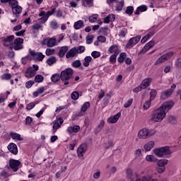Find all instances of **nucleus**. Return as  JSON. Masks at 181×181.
Segmentation results:
<instances>
[{
    "label": "nucleus",
    "mask_w": 181,
    "mask_h": 181,
    "mask_svg": "<svg viewBox=\"0 0 181 181\" xmlns=\"http://www.w3.org/2000/svg\"><path fill=\"white\" fill-rule=\"evenodd\" d=\"M126 175L128 181H158V179L156 178L151 179L149 175H146L144 171L135 173L134 174L132 169L131 168H127L126 170Z\"/></svg>",
    "instance_id": "1"
},
{
    "label": "nucleus",
    "mask_w": 181,
    "mask_h": 181,
    "mask_svg": "<svg viewBox=\"0 0 181 181\" xmlns=\"http://www.w3.org/2000/svg\"><path fill=\"white\" fill-rule=\"evenodd\" d=\"M153 153L157 158H169L172 151L168 146L157 147L153 150Z\"/></svg>",
    "instance_id": "2"
},
{
    "label": "nucleus",
    "mask_w": 181,
    "mask_h": 181,
    "mask_svg": "<svg viewBox=\"0 0 181 181\" xmlns=\"http://www.w3.org/2000/svg\"><path fill=\"white\" fill-rule=\"evenodd\" d=\"M165 117L166 112L159 107L154 110L151 117V121L153 122H162L163 119H165Z\"/></svg>",
    "instance_id": "3"
},
{
    "label": "nucleus",
    "mask_w": 181,
    "mask_h": 181,
    "mask_svg": "<svg viewBox=\"0 0 181 181\" xmlns=\"http://www.w3.org/2000/svg\"><path fill=\"white\" fill-rule=\"evenodd\" d=\"M156 134L155 129L143 128L138 132L137 136L139 139H148Z\"/></svg>",
    "instance_id": "4"
},
{
    "label": "nucleus",
    "mask_w": 181,
    "mask_h": 181,
    "mask_svg": "<svg viewBox=\"0 0 181 181\" xmlns=\"http://www.w3.org/2000/svg\"><path fill=\"white\" fill-rule=\"evenodd\" d=\"M74 74V71L71 68H67L61 72L60 78L62 81H65V86L69 85V80L71 78Z\"/></svg>",
    "instance_id": "5"
},
{
    "label": "nucleus",
    "mask_w": 181,
    "mask_h": 181,
    "mask_svg": "<svg viewBox=\"0 0 181 181\" xmlns=\"http://www.w3.org/2000/svg\"><path fill=\"white\" fill-rule=\"evenodd\" d=\"M156 165L158 166L157 168V172L158 173H163L165 172V170H166V168L165 166H166V165H168L169 160H168V159H160L156 161Z\"/></svg>",
    "instance_id": "6"
},
{
    "label": "nucleus",
    "mask_w": 181,
    "mask_h": 181,
    "mask_svg": "<svg viewBox=\"0 0 181 181\" xmlns=\"http://www.w3.org/2000/svg\"><path fill=\"white\" fill-rule=\"evenodd\" d=\"M173 54H175V53L172 51H170V52H167L166 54L162 55L160 58H158L156 61L155 65L156 66L158 64L165 63V62H166V60H169V59H170V57H172V56H173Z\"/></svg>",
    "instance_id": "7"
},
{
    "label": "nucleus",
    "mask_w": 181,
    "mask_h": 181,
    "mask_svg": "<svg viewBox=\"0 0 181 181\" xmlns=\"http://www.w3.org/2000/svg\"><path fill=\"white\" fill-rule=\"evenodd\" d=\"M43 45L47 46V47H54V46H57V39L56 37H47L43 40Z\"/></svg>",
    "instance_id": "8"
},
{
    "label": "nucleus",
    "mask_w": 181,
    "mask_h": 181,
    "mask_svg": "<svg viewBox=\"0 0 181 181\" xmlns=\"http://www.w3.org/2000/svg\"><path fill=\"white\" fill-rule=\"evenodd\" d=\"M175 88L176 84H173L170 89L161 92L160 98H162V100H166V98H169V97H170L173 93V91H175Z\"/></svg>",
    "instance_id": "9"
},
{
    "label": "nucleus",
    "mask_w": 181,
    "mask_h": 181,
    "mask_svg": "<svg viewBox=\"0 0 181 181\" xmlns=\"http://www.w3.org/2000/svg\"><path fill=\"white\" fill-rule=\"evenodd\" d=\"M11 47L14 50H22L23 49V39L21 37L16 38L12 43Z\"/></svg>",
    "instance_id": "10"
},
{
    "label": "nucleus",
    "mask_w": 181,
    "mask_h": 181,
    "mask_svg": "<svg viewBox=\"0 0 181 181\" xmlns=\"http://www.w3.org/2000/svg\"><path fill=\"white\" fill-rule=\"evenodd\" d=\"M173 105H175V103H173V101L172 100H168V101H165L160 106V107L161 108V110H163V111H164L165 112V114L168 112V111L172 110V108H173Z\"/></svg>",
    "instance_id": "11"
},
{
    "label": "nucleus",
    "mask_w": 181,
    "mask_h": 181,
    "mask_svg": "<svg viewBox=\"0 0 181 181\" xmlns=\"http://www.w3.org/2000/svg\"><path fill=\"white\" fill-rule=\"evenodd\" d=\"M108 54H115L118 56L121 53V47L118 45H112L107 49Z\"/></svg>",
    "instance_id": "12"
},
{
    "label": "nucleus",
    "mask_w": 181,
    "mask_h": 181,
    "mask_svg": "<svg viewBox=\"0 0 181 181\" xmlns=\"http://www.w3.org/2000/svg\"><path fill=\"white\" fill-rule=\"evenodd\" d=\"M139 40H141V36L140 35L132 37L129 40L127 44L126 45L127 49H131L132 47H134V46H135V45H136L139 42Z\"/></svg>",
    "instance_id": "13"
},
{
    "label": "nucleus",
    "mask_w": 181,
    "mask_h": 181,
    "mask_svg": "<svg viewBox=\"0 0 181 181\" xmlns=\"http://www.w3.org/2000/svg\"><path fill=\"white\" fill-rule=\"evenodd\" d=\"M87 152V144L83 143L81 144L77 149L78 158H83Z\"/></svg>",
    "instance_id": "14"
},
{
    "label": "nucleus",
    "mask_w": 181,
    "mask_h": 181,
    "mask_svg": "<svg viewBox=\"0 0 181 181\" xmlns=\"http://www.w3.org/2000/svg\"><path fill=\"white\" fill-rule=\"evenodd\" d=\"M13 39H15L14 35H10L6 37H4L2 39L3 45L4 46H6V47H12V44L13 42Z\"/></svg>",
    "instance_id": "15"
},
{
    "label": "nucleus",
    "mask_w": 181,
    "mask_h": 181,
    "mask_svg": "<svg viewBox=\"0 0 181 181\" xmlns=\"http://www.w3.org/2000/svg\"><path fill=\"white\" fill-rule=\"evenodd\" d=\"M30 54L34 60L42 62L45 59V55L42 52H36L35 51H30Z\"/></svg>",
    "instance_id": "16"
},
{
    "label": "nucleus",
    "mask_w": 181,
    "mask_h": 181,
    "mask_svg": "<svg viewBox=\"0 0 181 181\" xmlns=\"http://www.w3.org/2000/svg\"><path fill=\"white\" fill-rule=\"evenodd\" d=\"M9 165L13 172H17L19 169V166H21V161L12 159L10 160Z\"/></svg>",
    "instance_id": "17"
},
{
    "label": "nucleus",
    "mask_w": 181,
    "mask_h": 181,
    "mask_svg": "<svg viewBox=\"0 0 181 181\" xmlns=\"http://www.w3.org/2000/svg\"><path fill=\"white\" fill-rule=\"evenodd\" d=\"M63 122H64V120L62 118L57 119L53 122L52 129H53L54 134L56 133V131H57V129H59L60 127H62V124H63Z\"/></svg>",
    "instance_id": "18"
},
{
    "label": "nucleus",
    "mask_w": 181,
    "mask_h": 181,
    "mask_svg": "<svg viewBox=\"0 0 181 181\" xmlns=\"http://www.w3.org/2000/svg\"><path fill=\"white\" fill-rule=\"evenodd\" d=\"M120 117L121 112H118L117 114L108 117L107 122V124H116V122H118V119H119Z\"/></svg>",
    "instance_id": "19"
},
{
    "label": "nucleus",
    "mask_w": 181,
    "mask_h": 181,
    "mask_svg": "<svg viewBox=\"0 0 181 181\" xmlns=\"http://www.w3.org/2000/svg\"><path fill=\"white\" fill-rule=\"evenodd\" d=\"M156 32L153 29H151L148 31V33L141 39V43H146V41L149 40L152 36L155 35Z\"/></svg>",
    "instance_id": "20"
},
{
    "label": "nucleus",
    "mask_w": 181,
    "mask_h": 181,
    "mask_svg": "<svg viewBox=\"0 0 181 181\" xmlns=\"http://www.w3.org/2000/svg\"><path fill=\"white\" fill-rule=\"evenodd\" d=\"M156 32L153 29H151L148 31V33L141 39V43H146V41L149 40L152 36L155 35Z\"/></svg>",
    "instance_id": "21"
},
{
    "label": "nucleus",
    "mask_w": 181,
    "mask_h": 181,
    "mask_svg": "<svg viewBox=\"0 0 181 181\" xmlns=\"http://www.w3.org/2000/svg\"><path fill=\"white\" fill-rule=\"evenodd\" d=\"M156 32L153 29H151L148 31V33L141 39V43H146V41L149 40L152 36L155 35Z\"/></svg>",
    "instance_id": "22"
},
{
    "label": "nucleus",
    "mask_w": 181,
    "mask_h": 181,
    "mask_svg": "<svg viewBox=\"0 0 181 181\" xmlns=\"http://www.w3.org/2000/svg\"><path fill=\"white\" fill-rule=\"evenodd\" d=\"M78 54V50L77 47L71 48L66 54V59H70V57H74V56H77Z\"/></svg>",
    "instance_id": "23"
},
{
    "label": "nucleus",
    "mask_w": 181,
    "mask_h": 181,
    "mask_svg": "<svg viewBox=\"0 0 181 181\" xmlns=\"http://www.w3.org/2000/svg\"><path fill=\"white\" fill-rule=\"evenodd\" d=\"M155 147V141H148L147 143L145 144L144 148L146 152H149L152 150L153 148Z\"/></svg>",
    "instance_id": "24"
},
{
    "label": "nucleus",
    "mask_w": 181,
    "mask_h": 181,
    "mask_svg": "<svg viewBox=\"0 0 181 181\" xmlns=\"http://www.w3.org/2000/svg\"><path fill=\"white\" fill-rule=\"evenodd\" d=\"M8 149L13 155H18V146L16 144L13 143L8 144Z\"/></svg>",
    "instance_id": "25"
},
{
    "label": "nucleus",
    "mask_w": 181,
    "mask_h": 181,
    "mask_svg": "<svg viewBox=\"0 0 181 181\" xmlns=\"http://www.w3.org/2000/svg\"><path fill=\"white\" fill-rule=\"evenodd\" d=\"M153 46H155V41L151 40L145 45V46L141 49V53H146L149 49H152Z\"/></svg>",
    "instance_id": "26"
},
{
    "label": "nucleus",
    "mask_w": 181,
    "mask_h": 181,
    "mask_svg": "<svg viewBox=\"0 0 181 181\" xmlns=\"http://www.w3.org/2000/svg\"><path fill=\"white\" fill-rule=\"evenodd\" d=\"M36 74L33 71V68L32 66L28 67L25 73V76L27 78H32V77H35Z\"/></svg>",
    "instance_id": "27"
},
{
    "label": "nucleus",
    "mask_w": 181,
    "mask_h": 181,
    "mask_svg": "<svg viewBox=\"0 0 181 181\" xmlns=\"http://www.w3.org/2000/svg\"><path fill=\"white\" fill-rule=\"evenodd\" d=\"M151 83H152V78H147L141 82V88H143V90L145 88H148V87L151 86Z\"/></svg>",
    "instance_id": "28"
},
{
    "label": "nucleus",
    "mask_w": 181,
    "mask_h": 181,
    "mask_svg": "<svg viewBox=\"0 0 181 181\" xmlns=\"http://www.w3.org/2000/svg\"><path fill=\"white\" fill-rule=\"evenodd\" d=\"M78 131H80V126L78 125L70 126L66 129V132H68V134H73V132L77 134Z\"/></svg>",
    "instance_id": "29"
},
{
    "label": "nucleus",
    "mask_w": 181,
    "mask_h": 181,
    "mask_svg": "<svg viewBox=\"0 0 181 181\" xmlns=\"http://www.w3.org/2000/svg\"><path fill=\"white\" fill-rule=\"evenodd\" d=\"M82 6L91 8L94 6V0H81Z\"/></svg>",
    "instance_id": "30"
},
{
    "label": "nucleus",
    "mask_w": 181,
    "mask_h": 181,
    "mask_svg": "<svg viewBox=\"0 0 181 181\" xmlns=\"http://www.w3.org/2000/svg\"><path fill=\"white\" fill-rule=\"evenodd\" d=\"M146 11H148V6H146V5L139 6L135 11V15H139L142 13V12H146Z\"/></svg>",
    "instance_id": "31"
},
{
    "label": "nucleus",
    "mask_w": 181,
    "mask_h": 181,
    "mask_svg": "<svg viewBox=\"0 0 181 181\" xmlns=\"http://www.w3.org/2000/svg\"><path fill=\"white\" fill-rule=\"evenodd\" d=\"M145 159L146 162L154 163L158 162V158H156V156L151 154L146 156Z\"/></svg>",
    "instance_id": "32"
},
{
    "label": "nucleus",
    "mask_w": 181,
    "mask_h": 181,
    "mask_svg": "<svg viewBox=\"0 0 181 181\" xmlns=\"http://www.w3.org/2000/svg\"><path fill=\"white\" fill-rule=\"evenodd\" d=\"M91 62H93V57H91L90 56H87L84 58V59L83 61V66L84 67H88V66H90V63H91Z\"/></svg>",
    "instance_id": "33"
},
{
    "label": "nucleus",
    "mask_w": 181,
    "mask_h": 181,
    "mask_svg": "<svg viewBox=\"0 0 181 181\" xmlns=\"http://www.w3.org/2000/svg\"><path fill=\"white\" fill-rule=\"evenodd\" d=\"M115 21V15L109 14L106 18H104V23H110V22H114Z\"/></svg>",
    "instance_id": "34"
},
{
    "label": "nucleus",
    "mask_w": 181,
    "mask_h": 181,
    "mask_svg": "<svg viewBox=\"0 0 181 181\" xmlns=\"http://www.w3.org/2000/svg\"><path fill=\"white\" fill-rule=\"evenodd\" d=\"M69 50V47L67 46H64L62 47L59 49V57H64V54H66V53H67V51Z\"/></svg>",
    "instance_id": "35"
},
{
    "label": "nucleus",
    "mask_w": 181,
    "mask_h": 181,
    "mask_svg": "<svg viewBox=\"0 0 181 181\" xmlns=\"http://www.w3.org/2000/svg\"><path fill=\"white\" fill-rule=\"evenodd\" d=\"M135 159L140 160L142 159V150L141 148H137L134 151Z\"/></svg>",
    "instance_id": "36"
},
{
    "label": "nucleus",
    "mask_w": 181,
    "mask_h": 181,
    "mask_svg": "<svg viewBox=\"0 0 181 181\" xmlns=\"http://www.w3.org/2000/svg\"><path fill=\"white\" fill-rule=\"evenodd\" d=\"M83 26H84V23L83 22V21H81V20L75 22L74 24V28L76 30H78V29H81Z\"/></svg>",
    "instance_id": "37"
},
{
    "label": "nucleus",
    "mask_w": 181,
    "mask_h": 181,
    "mask_svg": "<svg viewBox=\"0 0 181 181\" xmlns=\"http://www.w3.org/2000/svg\"><path fill=\"white\" fill-rule=\"evenodd\" d=\"M12 11H13V13H14V15L22 13V8L21 7V6L17 5L12 8Z\"/></svg>",
    "instance_id": "38"
},
{
    "label": "nucleus",
    "mask_w": 181,
    "mask_h": 181,
    "mask_svg": "<svg viewBox=\"0 0 181 181\" xmlns=\"http://www.w3.org/2000/svg\"><path fill=\"white\" fill-rule=\"evenodd\" d=\"M127 59V53L122 52L119 54V57L117 58V62L119 63H124V61Z\"/></svg>",
    "instance_id": "39"
},
{
    "label": "nucleus",
    "mask_w": 181,
    "mask_h": 181,
    "mask_svg": "<svg viewBox=\"0 0 181 181\" xmlns=\"http://www.w3.org/2000/svg\"><path fill=\"white\" fill-rule=\"evenodd\" d=\"M49 28L51 29H53L54 30H56V29H59V24L57 23V21L56 20H53L49 23Z\"/></svg>",
    "instance_id": "40"
},
{
    "label": "nucleus",
    "mask_w": 181,
    "mask_h": 181,
    "mask_svg": "<svg viewBox=\"0 0 181 181\" xmlns=\"http://www.w3.org/2000/svg\"><path fill=\"white\" fill-rule=\"evenodd\" d=\"M11 138L16 139V141H23V138L21 136V134L18 133H11Z\"/></svg>",
    "instance_id": "41"
},
{
    "label": "nucleus",
    "mask_w": 181,
    "mask_h": 181,
    "mask_svg": "<svg viewBox=\"0 0 181 181\" xmlns=\"http://www.w3.org/2000/svg\"><path fill=\"white\" fill-rule=\"evenodd\" d=\"M56 62H57V59H56V57H51L47 60L46 63L47 64H48V66H52V64H54Z\"/></svg>",
    "instance_id": "42"
},
{
    "label": "nucleus",
    "mask_w": 181,
    "mask_h": 181,
    "mask_svg": "<svg viewBox=\"0 0 181 181\" xmlns=\"http://www.w3.org/2000/svg\"><path fill=\"white\" fill-rule=\"evenodd\" d=\"M152 104V100H150V99L148 100H146L144 105H143V108L145 111H146L147 110H149V108H151V105Z\"/></svg>",
    "instance_id": "43"
},
{
    "label": "nucleus",
    "mask_w": 181,
    "mask_h": 181,
    "mask_svg": "<svg viewBox=\"0 0 181 181\" xmlns=\"http://www.w3.org/2000/svg\"><path fill=\"white\" fill-rule=\"evenodd\" d=\"M156 94H158V92L155 89H151L150 92V101H153L156 97Z\"/></svg>",
    "instance_id": "44"
},
{
    "label": "nucleus",
    "mask_w": 181,
    "mask_h": 181,
    "mask_svg": "<svg viewBox=\"0 0 181 181\" xmlns=\"http://www.w3.org/2000/svg\"><path fill=\"white\" fill-rule=\"evenodd\" d=\"M88 108H90V103L85 102L81 108V112H86V111H87V110H88Z\"/></svg>",
    "instance_id": "45"
},
{
    "label": "nucleus",
    "mask_w": 181,
    "mask_h": 181,
    "mask_svg": "<svg viewBox=\"0 0 181 181\" xmlns=\"http://www.w3.org/2000/svg\"><path fill=\"white\" fill-rule=\"evenodd\" d=\"M105 149H110V148L114 146V142L112 141H106L103 145Z\"/></svg>",
    "instance_id": "46"
},
{
    "label": "nucleus",
    "mask_w": 181,
    "mask_h": 181,
    "mask_svg": "<svg viewBox=\"0 0 181 181\" xmlns=\"http://www.w3.org/2000/svg\"><path fill=\"white\" fill-rule=\"evenodd\" d=\"M98 19V14H93L89 17V21L91 23H94L97 22V20Z\"/></svg>",
    "instance_id": "47"
},
{
    "label": "nucleus",
    "mask_w": 181,
    "mask_h": 181,
    "mask_svg": "<svg viewBox=\"0 0 181 181\" xmlns=\"http://www.w3.org/2000/svg\"><path fill=\"white\" fill-rule=\"evenodd\" d=\"M30 60H32L30 56L27 55L21 59V63L22 64H26L28 62H30Z\"/></svg>",
    "instance_id": "48"
},
{
    "label": "nucleus",
    "mask_w": 181,
    "mask_h": 181,
    "mask_svg": "<svg viewBox=\"0 0 181 181\" xmlns=\"http://www.w3.org/2000/svg\"><path fill=\"white\" fill-rule=\"evenodd\" d=\"M122 8H124V1H120L117 3L115 6V10L117 11H122Z\"/></svg>",
    "instance_id": "49"
},
{
    "label": "nucleus",
    "mask_w": 181,
    "mask_h": 181,
    "mask_svg": "<svg viewBox=\"0 0 181 181\" xmlns=\"http://www.w3.org/2000/svg\"><path fill=\"white\" fill-rule=\"evenodd\" d=\"M43 80H45V78L40 74L36 75L35 77V83H42Z\"/></svg>",
    "instance_id": "50"
},
{
    "label": "nucleus",
    "mask_w": 181,
    "mask_h": 181,
    "mask_svg": "<svg viewBox=\"0 0 181 181\" xmlns=\"http://www.w3.org/2000/svg\"><path fill=\"white\" fill-rule=\"evenodd\" d=\"M105 125V121L100 120L99 122V124L96 127V129H98V131L100 132V131H101V129L104 128Z\"/></svg>",
    "instance_id": "51"
},
{
    "label": "nucleus",
    "mask_w": 181,
    "mask_h": 181,
    "mask_svg": "<svg viewBox=\"0 0 181 181\" xmlns=\"http://www.w3.org/2000/svg\"><path fill=\"white\" fill-rule=\"evenodd\" d=\"M60 78H60V75H59L57 74L52 75L51 77V80L54 83H57V81H59V80H60Z\"/></svg>",
    "instance_id": "52"
},
{
    "label": "nucleus",
    "mask_w": 181,
    "mask_h": 181,
    "mask_svg": "<svg viewBox=\"0 0 181 181\" xmlns=\"http://www.w3.org/2000/svg\"><path fill=\"white\" fill-rule=\"evenodd\" d=\"M49 18H47V16L45 15L43 17L38 18L37 22L38 23H46V22H47Z\"/></svg>",
    "instance_id": "53"
},
{
    "label": "nucleus",
    "mask_w": 181,
    "mask_h": 181,
    "mask_svg": "<svg viewBox=\"0 0 181 181\" xmlns=\"http://www.w3.org/2000/svg\"><path fill=\"white\" fill-rule=\"evenodd\" d=\"M45 53L47 56H52V54H54L56 53V50L54 49L47 48Z\"/></svg>",
    "instance_id": "54"
},
{
    "label": "nucleus",
    "mask_w": 181,
    "mask_h": 181,
    "mask_svg": "<svg viewBox=\"0 0 181 181\" xmlns=\"http://www.w3.org/2000/svg\"><path fill=\"white\" fill-rule=\"evenodd\" d=\"M126 13L127 15H132L134 13V7L132 6H129L126 8Z\"/></svg>",
    "instance_id": "55"
},
{
    "label": "nucleus",
    "mask_w": 181,
    "mask_h": 181,
    "mask_svg": "<svg viewBox=\"0 0 181 181\" xmlns=\"http://www.w3.org/2000/svg\"><path fill=\"white\" fill-rule=\"evenodd\" d=\"M12 75L11 74H4L1 76V80H11Z\"/></svg>",
    "instance_id": "56"
},
{
    "label": "nucleus",
    "mask_w": 181,
    "mask_h": 181,
    "mask_svg": "<svg viewBox=\"0 0 181 181\" xmlns=\"http://www.w3.org/2000/svg\"><path fill=\"white\" fill-rule=\"evenodd\" d=\"M117 56L118 55L112 54L110 57V63H111L112 64H114L115 63H116Z\"/></svg>",
    "instance_id": "57"
},
{
    "label": "nucleus",
    "mask_w": 181,
    "mask_h": 181,
    "mask_svg": "<svg viewBox=\"0 0 181 181\" xmlns=\"http://www.w3.org/2000/svg\"><path fill=\"white\" fill-rule=\"evenodd\" d=\"M71 97L72 100H78V97H80V95L78 94V92L75 91L71 93Z\"/></svg>",
    "instance_id": "58"
},
{
    "label": "nucleus",
    "mask_w": 181,
    "mask_h": 181,
    "mask_svg": "<svg viewBox=\"0 0 181 181\" xmlns=\"http://www.w3.org/2000/svg\"><path fill=\"white\" fill-rule=\"evenodd\" d=\"M71 65L77 69L80 67V66H81V62H80V60H75L74 62H72Z\"/></svg>",
    "instance_id": "59"
},
{
    "label": "nucleus",
    "mask_w": 181,
    "mask_h": 181,
    "mask_svg": "<svg viewBox=\"0 0 181 181\" xmlns=\"http://www.w3.org/2000/svg\"><path fill=\"white\" fill-rule=\"evenodd\" d=\"M8 4L12 8H15V6H18V1L16 0H10Z\"/></svg>",
    "instance_id": "60"
},
{
    "label": "nucleus",
    "mask_w": 181,
    "mask_h": 181,
    "mask_svg": "<svg viewBox=\"0 0 181 181\" xmlns=\"http://www.w3.org/2000/svg\"><path fill=\"white\" fill-rule=\"evenodd\" d=\"M91 56H92V57H93V59H98V57H100V56H101V53H100V52L93 51L91 53Z\"/></svg>",
    "instance_id": "61"
},
{
    "label": "nucleus",
    "mask_w": 181,
    "mask_h": 181,
    "mask_svg": "<svg viewBox=\"0 0 181 181\" xmlns=\"http://www.w3.org/2000/svg\"><path fill=\"white\" fill-rule=\"evenodd\" d=\"M93 39H94V37L93 35H88L86 37V44L91 45V43H93Z\"/></svg>",
    "instance_id": "62"
},
{
    "label": "nucleus",
    "mask_w": 181,
    "mask_h": 181,
    "mask_svg": "<svg viewBox=\"0 0 181 181\" xmlns=\"http://www.w3.org/2000/svg\"><path fill=\"white\" fill-rule=\"evenodd\" d=\"M64 36H65L64 33H61L57 36V42L58 45L59 43H60V42H62V40H63V39H64Z\"/></svg>",
    "instance_id": "63"
},
{
    "label": "nucleus",
    "mask_w": 181,
    "mask_h": 181,
    "mask_svg": "<svg viewBox=\"0 0 181 181\" xmlns=\"http://www.w3.org/2000/svg\"><path fill=\"white\" fill-rule=\"evenodd\" d=\"M34 30H39V29H42V25L39 23H35L32 26Z\"/></svg>",
    "instance_id": "64"
}]
</instances>
